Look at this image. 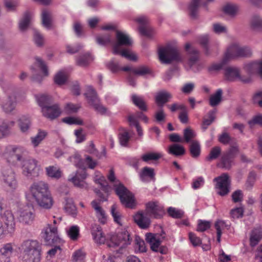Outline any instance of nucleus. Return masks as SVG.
Instances as JSON below:
<instances>
[{"label": "nucleus", "mask_w": 262, "mask_h": 262, "mask_svg": "<svg viewBox=\"0 0 262 262\" xmlns=\"http://www.w3.org/2000/svg\"><path fill=\"white\" fill-rule=\"evenodd\" d=\"M42 24L47 29H50L51 27V18L50 13L44 10L41 15Z\"/></svg>", "instance_id": "50"}, {"label": "nucleus", "mask_w": 262, "mask_h": 262, "mask_svg": "<svg viewBox=\"0 0 262 262\" xmlns=\"http://www.w3.org/2000/svg\"><path fill=\"white\" fill-rule=\"evenodd\" d=\"M146 211L151 217L156 219H160L165 214L164 207L158 201L148 202L145 204Z\"/></svg>", "instance_id": "13"}, {"label": "nucleus", "mask_w": 262, "mask_h": 262, "mask_svg": "<svg viewBox=\"0 0 262 262\" xmlns=\"http://www.w3.org/2000/svg\"><path fill=\"white\" fill-rule=\"evenodd\" d=\"M121 204L126 208L134 209L136 206V201L133 194L130 192L120 200Z\"/></svg>", "instance_id": "31"}, {"label": "nucleus", "mask_w": 262, "mask_h": 262, "mask_svg": "<svg viewBox=\"0 0 262 262\" xmlns=\"http://www.w3.org/2000/svg\"><path fill=\"white\" fill-rule=\"evenodd\" d=\"M38 105L41 108V112L45 107H47L53 102L52 96L47 94H38L35 96Z\"/></svg>", "instance_id": "24"}, {"label": "nucleus", "mask_w": 262, "mask_h": 262, "mask_svg": "<svg viewBox=\"0 0 262 262\" xmlns=\"http://www.w3.org/2000/svg\"><path fill=\"white\" fill-rule=\"evenodd\" d=\"M216 182L215 188L218 189L217 194L221 196H225L230 191L231 181L227 173H223L220 176L214 178Z\"/></svg>", "instance_id": "12"}, {"label": "nucleus", "mask_w": 262, "mask_h": 262, "mask_svg": "<svg viewBox=\"0 0 262 262\" xmlns=\"http://www.w3.org/2000/svg\"><path fill=\"white\" fill-rule=\"evenodd\" d=\"M96 41L100 46H105L107 44H112L113 46V41H112L111 36L109 34L97 36Z\"/></svg>", "instance_id": "40"}, {"label": "nucleus", "mask_w": 262, "mask_h": 262, "mask_svg": "<svg viewBox=\"0 0 262 262\" xmlns=\"http://www.w3.org/2000/svg\"><path fill=\"white\" fill-rule=\"evenodd\" d=\"M115 191L120 200L130 192L122 183L115 186Z\"/></svg>", "instance_id": "45"}, {"label": "nucleus", "mask_w": 262, "mask_h": 262, "mask_svg": "<svg viewBox=\"0 0 262 262\" xmlns=\"http://www.w3.org/2000/svg\"><path fill=\"white\" fill-rule=\"evenodd\" d=\"M252 54L249 47L233 44L227 49L224 56V61L237 58H248L251 56Z\"/></svg>", "instance_id": "6"}, {"label": "nucleus", "mask_w": 262, "mask_h": 262, "mask_svg": "<svg viewBox=\"0 0 262 262\" xmlns=\"http://www.w3.org/2000/svg\"><path fill=\"white\" fill-rule=\"evenodd\" d=\"M9 134V124L3 120H0V138H4Z\"/></svg>", "instance_id": "56"}, {"label": "nucleus", "mask_w": 262, "mask_h": 262, "mask_svg": "<svg viewBox=\"0 0 262 262\" xmlns=\"http://www.w3.org/2000/svg\"><path fill=\"white\" fill-rule=\"evenodd\" d=\"M199 42L200 45L202 46L204 50L205 54L206 55H209L210 54V52L208 46V41H209V37L208 35H204L200 37L199 38Z\"/></svg>", "instance_id": "53"}, {"label": "nucleus", "mask_w": 262, "mask_h": 262, "mask_svg": "<svg viewBox=\"0 0 262 262\" xmlns=\"http://www.w3.org/2000/svg\"><path fill=\"white\" fill-rule=\"evenodd\" d=\"M23 262H39L41 259V244L37 240L26 239L21 244Z\"/></svg>", "instance_id": "4"}, {"label": "nucleus", "mask_w": 262, "mask_h": 262, "mask_svg": "<svg viewBox=\"0 0 262 262\" xmlns=\"http://www.w3.org/2000/svg\"><path fill=\"white\" fill-rule=\"evenodd\" d=\"M185 49L187 54L190 56L188 59V64L190 68H191L199 60V51L195 48L191 47L189 43L185 45Z\"/></svg>", "instance_id": "22"}, {"label": "nucleus", "mask_w": 262, "mask_h": 262, "mask_svg": "<svg viewBox=\"0 0 262 262\" xmlns=\"http://www.w3.org/2000/svg\"><path fill=\"white\" fill-rule=\"evenodd\" d=\"M211 226V223L209 221L199 220L196 230L199 232H204L209 229Z\"/></svg>", "instance_id": "59"}, {"label": "nucleus", "mask_w": 262, "mask_h": 262, "mask_svg": "<svg viewBox=\"0 0 262 262\" xmlns=\"http://www.w3.org/2000/svg\"><path fill=\"white\" fill-rule=\"evenodd\" d=\"M13 248L11 244H7L1 249V256L0 257V262H10V256L13 252Z\"/></svg>", "instance_id": "30"}, {"label": "nucleus", "mask_w": 262, "mask_h": 262, "mask_svg": "<svg viewBox=\"0 0 262 262\" xmlns=\"http://www.w3.org/2000/svg\"><path fill=\"white\" fill-rule=\"evenodd\" d=\"M33 40L38 47H41L43 45L44 39L43 36L36 29H33Z\"/></svg>", "instance_id": "55"}, {"label": "nucleus", "mask_w": 262, "mask_h": 262, "mask_svg": "<svg viewBox=\"0 0 262 262\" xmlns=\"http://www.w3.org/2000/svg\"><path fill=\"white\" fill-rule=\"evenodd\" d=\"M136 21L140 24L139 31L142 35L151 38L153 35L152 29L147 26L148 18L146 16H141L136 18Z\"/></svg>", "instance_id": "18"}, {"label": "nucleus", "mask_w": 262, "mask_h": 262, "mask_svg": "<svg viewBox=\"0 0 262 262\" xmlns=\"http://www.w3.org/2000/svg\"><path fill=\"white\" fill-rule=\"evenodd\" d=\"M84 95L89 101L91 105L94 106L95 104L99 102L96 92L92 86H88L87 92L84 94Z\"/></svg>", "instance_id": "33"}, {"label": "nucleus", "mask_w": 262, "mask_h": 262, "mask_svg": "<svg viewBox=\"0 0 262 262\" xmlns=\"http://www.w3.org/2000/svg\"><path fill=\"white\" fill-rule=\"evenodd\" d=\"M145 240L147 243L149 244L150 249L152 251L156 252H160L161 254H166L167 249L164 247H160L161 242V238L157 237L154 233H147L145 235Z\"/></svg>", "instance_id": "14"}, {"label": "nucleus", "mask_w": 262, "mask_h": 262, "mask_svg": "<svg viewBox=\"0 0 262 262\" xmlns=\"http://www.w3.org/2000/svg\"><path fill=\"white\" fill-rule=\"evenodd\" d=\"M134 220L137 225L143 229L148 228L151 224L150 219L144 215L143 211H138L134 216Z\"/></svg>", "instance_id": "21"}, {"label": "nucleus", "mask_w": 262, "mask_h": 262, "mask_svg": "<svg viewBox=\"0 0 262 262\" xmlns=\"http://www.w3.org/2000/svg\"><path fill=\"white\" fill-rule=\"evenodd\" d=\"M68 79V74L64 71H59L54 77L55 83L59 85L64 84Z\"/></svg>", "instance_id": "42"}, {"label": "nucleus", "mask_w": 262, "mask_h": 262, "mask_svg": "<svg viewBox=\"0 0 262 262\" xmlns=\"http://www.w3.org/2000/svg\"><path fill=\"white\" fill-rule=\"evenodd\" d=\"M133 73L135 75L143 76L146 74H150L151 70L147 67L142 66L138 68L134 69Z\"/></svg>", "instance_id": "54"}, {"label": "nucleus", "mask_w": 262, "mask_h": 262, "mask_svg": "<svg viewBox=\"0 0 262 262\" xmlns=\"http://www.w3.org/2000/svg\"><path fill=\"white\" fill-rule=\"evenodd\" d=\"M35 215L31 206L27 205L20 209L18 220L24 225H31L34 219Z\"/></svg>", "instance_id": "16"}, {"label": "nucleus", "mask_w": 262, "mask_h": 262, "mask_svg": "<svg viewBox=\"0 0 262 262\" xmlns=\"http://www.w3.org/2000/svg\"><path fill=\"white\" fill-rule=\"evenodd\" d=\"M238 11V7L233 4H227L223 7L224 13L231 17H234Z\"/></svg>", "instance_id": "39"}, {"label": "nucleus", "mask_w": 262, "mask_h": 262, "mask_svg": "<svg viewBox=\"0 0 262 262\" xmlns=\"http://www.w3.org/2000/svg\"><path fill=\"white\" fill-rule=\"evenodd\" d=\"M43 237L45 239V244L48 246L59 244L61 240L58 235L57 227L50 225L46 229Z\"/></svg>", "instance_id": "15"}, {"label": "nucleus", "mask_w": 262, "mask_h": 262, "mask_svg": "<svg viewBox=\"0 0 262 262\" xmlns=\"http://www.w3.org/2000/svg\"><path fill=\"white\" fill-rule=\"evenodd\" d=\"M158 54L160 60L164 63L170 64L172 61L180 62L183 60L178 49L171 45L160 48Z\"/></svg>", "instance_id": "5"}, {"label": "nucleus", "mask_w": 262, "mask_h": 262, "mask_svg": "<svg viewBox=\"0 0 262 262\" xmlns=\"http://www.w3.org/2000/svg\"><path fill=\"white\" fill-rule=\"evenodd\" d=\"M189 151L191 157L193 158L199 157L201 154V145L198 141H192L189 145Z\"/></svg>", "instance_id": "35"}, {"label": "nucleus", "mask_w": 262, "mask_h": 262, "mask_svg": "<svg viewBox=\"0 0 262 262\" xmlns=\"http://www.w3.org/2000/svg\"><path fill=\"white\" fill-rule=\"evenodd\" d=\"M3 221L6 226L8 232H12L15 228L14 217L12 213L9 210L5 211L2 216Z\"/></svg>", "instance_id": "23"}, {"label": "nucleus", "mask_w": 262, "mask_h": 262, "mask_svg": "<svg viewBox=\"0 0 262 262\" xmlns=\"http://www.w3.org/2000/svg\"><path fill=\"white\" fill-rule=\"evenodd\" d=\"M32 199L37 205L45 209H50L53 200L49 190L48 185L43 181L34 182L30 187Z\"/></svg>", "instance_id": "3"}, {"label": "nucleus", "mask_w": 262, "mask_h": 262, "mask_svg": "<svg viewBox=\"0 0 262 262\" xmlns=\"http://www.w3.org/2000/svg\"><path fill=\"white\" fill-rule=\"evenodd\" d=\"M132 100L134 105L138 107L141 111H147V107L145 100L140 96L134 94L132 96Z\"/></svg>", "instance_id": "34"}, {"label": "nucleus", "mask_w": 262, "mask_h": 262, "mask_svg": "<svg viewBox=\"0 0 262 262\" xmlns=\"http://www.w3.org/2000/svg\"><path fill=\"white\" fill-rule=\"evenodd\" d=\"M2 175L5 187L10 191H14L17 188L18 183L16 175L9 165H6L2 167Z\"/></svg>", "instance_id": "8"}, {"label": "nucleus", "mask_w": 262, "mask_h": 262, "mask_svg": "<svg viewBox=\"0 0 262 262\" xmlns=\"http://www.w3.org/2000/svg\"><path fill=\"white\" fill-rule=\"evenodd\" d=\"M68 160L72 162L74 165L80 169H84L85 165L84 161L81 159L80 155L78 154H75L74 155L68 158Z\"/></svg>", "instance_id": "37"}, {"label": "nucleus", "mask_w": 262, "mask_h": 262, "mask_svg": "<svg viewBox=\"0 0 262 262\" xmlns=\"http://www.w3.org/2000/svg\"><path fill=\"white\" fill-rule=\"evenodd\" d=\"M243 69L249 75L258 74L262 78V62L259 61L245 63Z\"/></svg>", "instance_id": "19"}, {"label": "nucleus", "mask_w": 262, "mask_h": 262, "mask_svg": "<svg viewBox=\"0 0 262 262\" xmlns=\"http://www.w3.org/2000/svg\"><path fill=\"white\" fill-rule=\"evenodd\" d=\"M44 117L54 120L58 117L61 113L58 104H52L47 107H45L41 112Z\"/></svg>", "instance_id": "20"}, {"label": "nucleus", "mask_w": 262, "mask_h": 262, "mask_svg": "<svg viewBox=\"0 0 262 262\" xmlns=\"http://www.w3.org/2000/svg\"><path fill=\"white\" fill-rule=\"evenodd\" d=\"M1 86L4 92L8 95V100L2 104V107L6 113H10L15 109L16 105L15 97L11 96L14 93L16 88L12 83L7 82H3Z\"/></svg>", "instance_id": "7"}, {"label": "nucleus", "mask_w": 262, "mask_h": 262, "mask_svg": "<svg viewBox=\"0 0 262 262\" xmlns=\"http://www.w3.org/2000/svg\"><path fill=\"white\" fill-rule=\"evenodd\" d=\"M35 60L38 64V66L39 67L42 73L43 74V75L45 76H48V69L45 62L41 59V58L38 57H36Z\"/></svg>", "instance_id": "63"}, {"label": "nucleus", "mask_w": 262, "mask_h": 262, "mask_svg": "<svg viewBox=\"0 0 262 262\" xmlns=\"http://www.w3.org/2000/svg\"><path fill=\"white\" fill-rule=\"evenodd\" d=\"M167 213L170 217L174 219H181L184 214L183 210L172 207H169L167 209Z\"/></svg>", "instance_id": "47"}, {"label": "nucleus", "mask_w": 262, "mask_h": 262, "mask_svg": "<svg viewBox=\"0 0 262 262\" xmlns=\"http://www.w3.org/2000/svg\"><path fill=\"white\" fill-rule=\"evenodd\" d=\"M47 136V133L43 130H39L37 134L31 137V142L34 147H37Z\"/></svg>", "instance_id": "49"}, {"label": "nucleus", "mask_w": 262, "mask_h": 262, "mask_svg": "<svg viewBox=\"0 0 262 262\" xmlns=\"http://www.w3.org/2000/svg\"><path fill=\"white\" fill-rule=\"evenodd\" d=\"M223 91L219 89L217 90L215 93L212 95L209 99V104L211 106L217 105L222 100Z\"/></svg>", "instance_id": "38"}, {"label": "nucleus", "mask_w": 262, "mask_h": 262, "mask_svg": "<svg viewBox=\"0 0 262 262\" xmlns=\"http://www.w3.org/2000/svg\"><path fill=\"white\" fill-rule=\"evenodd\" d=\"M68 236L73 241H76L79 236V228L77 225L72 226L67 230Z\"/></svg>", "instance_id": "46"}, {"label": "nucleus", "mask_w": 262, "mask_h": 262, "mask_svg": "<svg viewBox=\"0 0 262 262\" xmlns=\"http://www.w3.org/2000/svg\"><path fill=\"white\" fill-rule=\"evenodd\" d=\"M31 23V15L29 12L26 11L24 13L22 18L20 19L18 24L19 30L25 32L29 27Z\"/></svg>", "instance_id": "29"}, {"label": "nucleus", "mask_w": 262, "mask_h": 262, "mask_svg": "<svg viewBox=\"0 0 262 262\" xmlns=\"http://www.w3.org/2000/svg\"><path fill=\"white\" fill-rule=\"evenodd\" d=\"M18 126L23 133H27L31 125L30 118L28 116H22L18 120Z\"/></svg>", "instance_id": "32"}, {"label": "nucleus", "mask_w": 262, "mask_h": 262, "mask_svg": "<svg viewBox=\"0 0 262 262\" xmlns=\"http://www.w3.org/2000/svg\"><path fill=\"white\" fill-rule=\"evenodd\" d=\"M92 207L96 211V214L99 221L104 224L106 220V216L104 210L99 205V203L96 200H94L91 202Z\"/></svg>", "instance_id": "28"}, {"label": "nucleus", "mask_w": 262, "mask_h": 262, "mask_svg": "<svg viewBox=\"0 0 262 262\" xmlns=\"http://www.w3.org/2000/svg\"><path fill=\"white\" fill-rule=\"evenodd\" d=\"M85 254L81 250L75 251L73 254V260L74 262H84Z\"/></svg>", "instance_id": "60"}, {"label": "nucleus", "mask_w": 262, "mask_h": 262, "mask_svg": "<svg viewBox=\"0 0 262 262\" xmlns=\"http://www.w3.org/2000/svg\"><path fill=\"white\" fill-rule=\"evenodd\" d=\"M214 226L216 230L217 241L218 242H220L221 237L222 234V230L224 228L228 229L230 226L226 224V222L224 221L219 220L215 222Z\"/></svg>", "instance_id": "36"}, {"label": "nucleus", "mask_w": 262, "mask_h": 262, "mask_svg": "<svg viewBox=\"0 0 262 262\" xmlns=\"http://www.w3.org/2000/svg\"><path fill=\"white\" fill-rule=\"evenodd\" d=\"M91 233L93 239L98 244H102L106 242L108 247H120L119 249L116 250L118 253H122L123 248L130 245L131 243L129 234L127 231L125 230L119 232L116 235H111L109 241H106L105 236L103 235L102 228L99 225H95L92 227Z\"/></svg>", "instance_id": "1"}, {"label": "nucleus", "mask_w": 262, "mask_h": 262, "mask_svg": "<svg viewBox=\"0 0 262 262\" xmlns=\"http://www.w3.org/2000/svg\"><path fill=\"white\" fill-rule=\"evenodd\" d=\"M221 148L216 146L211 148L209 154L206 157V160L211 161L218 158L221 154Z\"/></svg>", "instance_id": "44"}, {"label": "nucleus", "mask_w": 262, "mask_h": 262, "mask_svg": "<svg viewBox=\"0 0 262 262\" xmlns=\"http://www.w3.org/2000/svg\"><path fill=\"white\" fill-rule=\"evenodd\" d=\"M172 95L165 91L159 92L155 97V100L159 106L162 107L164 104L172 98Z\"/></svg>", "instance_id": "25"}, {"label": "nucleus", "mask_w": 262, "mask_h": 262, "mask_svg": "<svg viewBox=\"0 0 262 262\" xmlns=\"http://www.w3.org/2000/svg\"><path fill=\"white\" fill-rule=\"evenodd\" d=\"M86 167L84 169H81V171H77L75 173L70 175L68 180L72 182L74 185L79 188H84L87 186V184L84 180L87 177Z\"/></svg>", "instance_id": "17"}, {"label": "nucleus", "mask_w": 262, "mask_h": 262, "mask_svg": "<svg viewBox=\"0 0 262 262\" xmlns=\"http://www.w3.org/2000/svg\"><path fill=\"white\" fill-rule=\"evenodd\" d=\"M47 175L51 178L58 179L61 177V171L53 166L46 168Z\"/></svg>", "instance_id": "52"}, {"label": "nucleus", "mask_w": 262, "mask_h": 262, "mask_svg": "<svg viewBox=\"0 0 262 262\" xmlns=\"http://www.w3.org/2000/svg\"><path fill=\"white\" fill-rule=\"evenodd\" d=\"M155 176L154 169L148 167H144L140 174V179L142 181H145L146 177L152 179L154 178Z\"/></svg>", "instance_id": "43"}, {"label": "nucleus", "mask_w": 262, "mask_h": 262, "mask_svg": "<svg viewBox=\"0 0 262 262\" xmlns=\"http://www.w3.org/2000/svg\"><path fill=\"white\" fill-rule=\"evenodd\" d=\"M133 40L127 34L116 30V41H113V53L117 55L120 53L121 47H129L133 45Z\"/></svg>", "instance_id": "9"}, {"label": "nucleus", "mask_w": 262, "mask_h": 262, "mask_svg": "<svg viewBox=\"0 0 262 262\" xmlns=\"http://www.w3.org/2000/svg\"><path fill=\"white\" fill-rule=\"evenodd\" d=\"M93 56L90 52L81 54L76 58V64L80 67L88 66L93 60Z\"/></svg>", "instance_id": "26"}, {"label": "nucleus", "mask_w": 262, "mask_h": 262, "mask_svg": "<svg viewBox=\"0 0 262 262\" xmlns=\"http://www.w3.org/2000/svg\"><path fill=\"white\" fill-rule=\"evenodd\" d=\"M238 152L237 145H232L226 151L223 153L221 159L220 166L227 170H229L233 163V160Z\"/></svg>", "instance_id": "10"}, {"label": "nucleus", "mask_w": 262, "mask_h": 262, "mask_svg": "<svg viewBox=\"0 0 262 262\" xmlns=\"http://www.w3.org/2000/svg\"><path fill=\"white\" fill-rule=\"evenodd\" d=\"M26 151L22 147H12L10 154L13 161H22V174L28 179H34L39 177L41 172L38 162L34 159H25Z\"/></svg>", "instance_id": "2"}, {"label": "nucleus", "mask_w": 262, "mask_h": 262, "mask_svg": "<svg viewBox=\"0 0 262 262\" xmlns=\"http://www.w3.org/2000/svg\"><path fill=\"white\" fill-rule=\"evenodd\" d=\"M95 182L101 186L102 190L105 193L109 192V186L104 177L102 176L99 178L96 179Z\"/></svg>", "instance_id": "62"}, {"label": "nucleus", "mask_w": 262, "mask_h": 262, "mask_svg": "<svg viewBox=\"0 0 262 262\" xmlns=\"http://www.w3.org/2000/svg\"><path fill=\"white\" fill-rule=\"evenodd\" d=\"M216 112V110L215 109L211 110L208 113V118H204L202 128L204 130L206 129L208 126H209L215 120V115Z\"/></svg>", "instance_id": "41"}, {"label": "nucleus", "mask_w": 262, "mask_h": 262, "mask_svg": "<svg viewBox=\"0 0 262 262\" xmlns=\"http://www.w3.org/2000/svg\"><path fill=\"white\" fill-rule=\"evenodd\" d=\"M251 27L253 29L262 30V18L258 16H254L251 20Z\"/></svg>", "instance_id": "58"}, {"label": "nucleus", "mask_w": 262, "mask_h": 262, "mask_svg": "<svg viewBox=\"0 0 262 262\" xmlns=\"http://www.w3.org/2000/svg\"><path fill=\"white\" fill-rule=\"evenodd\" d=\"M167 152L174 157H179L185 154L186 150L183 146L174 143L169 146Z\"/></svg>", "instance_id": "27"}, {"label": "nucleus", "mask_w": 262, "mask_h": 262, "mask_svg": "<svg viewBox=\"0 0 262 262\" xmlns=\"http://www.w3.org/2000/svg\"><path fill=\"white\" fill-rule=\"evenodd\" d=\"M225 76L226 80L231 82L238 80L244 83H249L251 81L250 77L241 76L239 69L237 67H227L225 69Z\"/></svg>", "instance_id": "11"}, {"label": "nucleus", "mask_w": 262, "mask_h": 262, "mask_svg": "<svg viewBox=\"0 0 262 262\" xmlns=\"http://www.w3.org/2000/svg\"><path fill=\"white\" fill-rule=\"evenodd\" d=\"M162 157V154L158 152H148L143 155L141 157L142 160L145 162L150 160L156 161Z\"/></svg>", "instance_id": "48"}, {"label": "nucleus", "mask_w": 262, "mask_h": 262, "mask_svg": "<svg viewBox=\"0 0 262 262\" xmlns=\"http://www.w3.org/2000/svg\"><path fill=\"white\" fill-rule=\"evenodd\" d=\"M195 133L190 127L186 128L183 132L185 141L187 143L191 142V139L195 137Z\"/></svg>", "instance_id": "57"}, {"label": "nucleus", "mask_w": 262, "mask_h": 262, "mask_svg": "<svg viewBox=\"0 0 262 262\" xmlns=\"http://www.w3.org/2000/svg\"><path fill=\"white\" fill-rule=\"evenodd\" d=\"M73 30L78 37L84 36V29L79 22H75L73 25Z\"/></svg>", "instance_id": "61"}, {"label": "nucleus", "mask_w": 262, "mask_h": 262, "mask_svg": "<svg viewBox=\"0 0 262 262\" xmlns=\"http://www.w3.org/2000/svg\"><path fill=\"white\" fill-rule=\"evenodd\" d=\"M118 139L120 144L123 147H127L130 136L126 131L120 133L118 134Z\"/></svg>", "instance_id": "51"}, {"label": "nucleus", "mask_w": 262, "mask_h": 262, "mask_svg": "<svg viewBox=\"0 0 262 262\" xmlns=\"http://www.w3.org/2000/svg\"><path fill=\"white\" fill-rule=\"evenodd\" d=\"M248 124L251 127L255 125L262 126V114H258L253 117L252 119L248 121Z\"/></svg>", "instance_id": "64"}]
</instances>
